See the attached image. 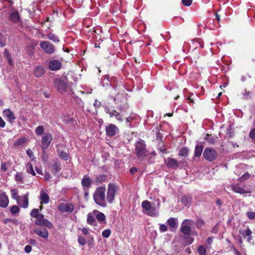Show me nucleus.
Listing matches in <instances>:
<instances>
[{
	"label": "nucleus",
	"mask_w": 255,
	"mask_h": 255,
	"mask_svg": "<svg viewBox=\"0 0 255 255\" xmlns=\"http://www.w3.org/2000/svg\"><path fill=\"white\" fill-rule=\"evenodd\" d=\"M3 115L7 119V121L9 123H13L16 119V117L13 113L9 109H6L3 110Z\"/></svg>",
	"instance_id": "obj_21"
},
{
	"label": "nucleus",
	"mask_w": 255,
	"mask_h": 255,
	"mask_svg": "<svg viewBox=\"0 0 255 255\" xmlns=\"http://www.w3.org/2000/svg\"><path fill=\"white\" fill-rule=\"evenodd\" d=\"M26 153H27V155L28 156H29L30 157H32L34 156L33 153L30 149H28L26 150Z\"/></svg>",
	"instance_id": "obj_60"
},
{
	"label": "nucleus",
	"mask_w": 255,
	"mask_h": 255,
	"mask_svg": "<svg viewBox=\"0 0 255 255\" xmlns=\"http://www.w3.org/2000/svg\"><path fill=\"white\" fill-rule=\"evenodd\" d=\"M52 140V135L50 133H45L41 139V148L43 150H45L50 145L51 142Z\"/></svg>",
	"instance_id": "obj_12"
},
{
	"label": "nucleus",
	"mask_w": 255,
	"mask_h": 255,
	"mask_svg": "<svg viewBox=\"0 0 255 255\" xmlns=\"http://www.w3.org/2000/svg\"><path fill=\"white\" fill-rule=\"evenodd\" d=\"M32 250V248L30 245H26L24 248V251L26 253H29Z\"/></svg>",
	"instance_id": "obj_58"
},
{
	"label": "nucleus",
	"mask_w": 255,
	"mask_h": 255,
	"mask_svg": "<svg viewBox=\"0 0 255 255\" xmlns=\"http://www.w3.org/2000/svg\"><path fill=\"white\" fill-rule=\"evenodd\" d=\"M15 181L17 182H19L20 183H22L23 182V178L22 173L21 172H16L15 178Z\"/></svg>",
	"instance_id": "obj_38"
},
{
	"label": "nucleus",
	"mask_w": 255,
	"mask_h": 255,
	"mask_svg": "<svg viewBox=\"0 0 255 255\" xmlns=\"http://www.w3.org/2000/svg\"><path fill=\"white\" fill-rule=\"evenodd\" d=\"M78 241L79 244L81 245H85L86 244V241L83 237H79Z\"/></svg>",
	"instance_id": "obj_55"
},
{
	"label": "nucleus",
	"mask_w": 255,
	"mask_h": 255,
	"mask_svg": "<svg viewBox=\"0 0 255 255\" xmlns=\"http://www.w3.org/2000/svg\"><path fill=\"white\" fill-rule=\"evenodd\" d=\"M61 67L62 63L58 60H51L48 63V68L51 71H57Z\"/></svg>",
	"instance_id": "obj_18"
},
{
	"label": "nucleus",
	"mask_w": 255,
	"mask_h": 255,
	"mask_svg": "<svg viewBox=\"0 0 255 255\" xmlns=\"http://www.w3.org/2000/svg\"><path fill=\"white\" fill-rule=\"evenodd\" d=\"M58 210L62 213H72L74 209V206L71 203H61L58 207Z\"/></svg>",
	"instance_id": "obj_13"
},
{
	"label": "nucleus",
	"mask_w": 255,
	"mask_h": 255,
	"mask_svg": "<svg viewBox=\"0 0 255 255\" xmlns=\"http://www.w3.org/2000/svg\"><path fill=\"white\" fill-rule=\"evenodd\" d=\"M198 252L199 255H206V250L205 248L202 246H200L198 247Z\"/></svg>",
	"instance_id": "obj_47"
},
{
	"label": "nucleus",
	"mask_w": 255,
	"mask_h": 255,
	"mask_svg": "<svg viewBox=\"0 0 255 255\" xmlns=\"http://www.w3.org/2000/svg\"><path fill=\"white\" fill-rule=\"evenodd\" d=\"M118 128L114 124H110L106 128V132L109 136H114L118 131Z\"/></svg>",
	"instance_id": "obj_17"
},
{
	"label": "nucleus",
	"mask_w": 255,
	"mask_h": 255,
	"mask_svg": "<svg viewBox=\"0 0 255 255\" xmlns=\"http://www.w3.org/2000/svg\"><path fill=\"white\" fill-rule=\"evenodd\" d=\"M26 171L33 176H35L36 173L33 169V167L31 163L28 162L26 165Z\"/></svg>",
	"instance_id": "obj_30"
},
{
	"label": "nucleus",
	"mask_w": 255,
	"mask_h": 255,
	"mask_svg": "<svg viewBox=\"0 0 255 255\" xmlns=\"http://www.w3.org/2000/svg\"><path fill=\"white\" fill-rule=\"evenodd\" d=\"M33 232L38 236L44 239H47L49 236V233L46 228L34 227Z\"/></svg>",
	"instance_id": "obj_16"
},
{
	"label": "nucleus",
	"mask_w": 255,
	"mask_h": 255,
	"mask_svg": "<svg viewBox=\"0 0 255 255\" xmlns=\"http://www.w3.org/2000/svg\"><path fill=\"white\" fill-rule=\"evenodd\" d=\"M250 94L251 92L250 91H247V90H245V93L243 94L244 98L245 99H249L251 97V96H250Z\"/></svg>",
	"instance_id": "obj_57"
},
{
	"label": "nucleus",
	"mask_w": 255,
	"mask_h": 255,
	"mask_svg": "<svg viewBox=\"0 0 255 255\" xmlns=\"http://www.w3.org/2000/svg\"><path fill=\"white\" fill-rule=\"evenodd\" d=\"M49 169L52 174L58 175L61 170V164L58 160H55L52 164L49 165Z\"/></svg>",
	"instance_id": "obj_15"
},
{
	"label": "nucleus",
	"mask_w": 255,
	"mask_h": 255,
	"mask_svg": "<svg viewBox=\"0 0 255 255\" xmlns=\"http://www.w3.org/2000/svg\"><path fill=\"white\" fill-rule=\"evenodd\" d=\"M28 196L29 193L27 192L23 196H20L19 198L16 200L17 204L23 208H27L29 204Z\"/></svg>",
	"instance_id": "obj_14"
},
{
	"label": "nucleus",
	"mask_w": 255,
	"mask_h": 255,
	"mask_svg": "<svg viewBox=\"0 0 255 255\" xmlns=\"http://www.w3.org/2000/svg\"><path fill=\"white\" fill-rule=\"evenodd\" d=\"M192 2V0H182V3L186 6H190Z\"/></svg>",
	"instance_id": "obj_54"
},
{
	"label": "nucleus",
	"mask_w": 255,
	"mask_h": 255,
	"mask_svg": "<svg viewBox=\"0 0 255 255\" xmlns=\"http://www.w3.org/2000/svg\"><path fill=\"white\" fill-rule=\"evenodd\" d=\"M193 221L188 219L184 220L181 224L180 231L185 236L189 237L191 232V228L190 225L193 224Z\"/></svg>",
	"instance_id": "obj_9"
},
{
	"label": "nucleus",
	"mask_w": 255,
	"mask_h": 255,
	"mask_svg": "<svg viewBox=\"0 0 255 255\" xmlns=\"http://www.w3.org/2000/svg\"><path fill=\"white\" fill-rule=\"evenodd\" d=\"M249 136L251 138L255 139V128L251 130Z\"/></svg>",
	"instance_id": "obj_56"
},
{
	"label": "nucleus",
	"mask_w": 255,
	"mask_h": 255,
	"mask_svg": "<svg viewBox=\"0 0 255 255\" xmlns=\"http://www.w3.org/2000/svg\"><path fill=\"white\" fill-rule=\"evenodd\" d=\"M40 48L48 54H53L55 51L54 45L48 41H42L39 43Z\"/></svg>",
	"instance_id": "obj_10"
},
{
	"label": "nucleus",
	"mask_w": 255,
	"mask_h": 255,
	"mask_svg": "<svg viewBox=\"0 0 255 255\" xmlns=\"http://www.w3.org/2000/svg\"><path fill=\"white\" fill-rule=\"evenodd\" d=\"M47 38H48V39L51 40L55 43H58L60 41L58 37L56 34L52 33H50L48 34Z\"/></svg>",
	"instance_id": "obj_31"
},
{
	"label": "nucleus",
	"mask_w": 255,
	"mask_h": 255,
	"mask_svg": "<svg viewBox=\"0 0 255 255\" xmlns=\"http://www.w3.org/2000/svg\"><path fill=\"white\" fill-rule=\"evenodd\" d=\"M129 171L131 174H134L137 171V169L135 167H132L130 169Z\"/></svg>",
	"instance_id": "obj_62"
},
{
	"label": "nucleus",
	"mask_w": 255,
	"mask_h": 255,
	"mask_svg": "<svg viewBox=\"0 0 255 255\" xmlns=\"http://www.w3.org/2000/svg\"><path fill=\"white\" fill-rule=\"evenodd\" d=\"M167 227L165 225H160V231L165 232L167 231Z\"/></svg>",
	"instance_id": "obj_63"
},
{
	"label": "nucleus",
	"mask_w": 255,
	"mask_h": 255,
	"mask_svg": "<svg viewBox=\"0 0 255 255\" xmlns=\"http://www.w3.org/2000/svg\"><path fill=\"white\" fill-rule=\"evenodd\" d=\"M40 199L41 200V204H47L50 200L49 196L44 191L40 192Z\"/></svg>",
	"instance_id": "obj_24"
},
{
	"label": "nucleus",
	"mask_w": 255,
	"mask_h": 255,
	"mask_svg": "<svg viewBox=\"0 0 255 255\" xmlns=\"http://www.w3.org/2000/svg\"><path fill=\"white\" fill-rule=\"evenodd\" d=\"M53 84L58 92L60 94H64L67 90V83L60 78L55 79L53 81Z\"/></svg>",
	"instance_id": "obj_5"
},
{
	"label": "nucleus",
	"mask_w": 255,
	"mask_h": 255,
	"mask_svg": "<svg viewBox=\"0 0 255 255\" xmlns=\"http://www.w3.org/2000/svg\"><path fill=\"white\" fill-rule=\"evenodd\" d=\"M251 175L248 172L245 173L239 179L240 182H242L251 177Z\"/></svg>",
	"instance_id": "obj_39"
},
{
	"label": "nucleus",
	"mask_w": 255,
	"mask_h": 255,
	"mask_svg": "<svg viewBox=\"0 0 255 255\" xmlns=\"http://www.w3.org/2000/svg\"><path fill=\"white\" fill-rule=\"evenodd\" d=\"M161 137H160V140H161ZM161 144V141H160V145ZM160 152H162L163 153H166L168 152V150L165 147V145L164 143H163V145L162 146L160 145Z\"/></svg>",
	"instance_id": "obj_52"
},
{
	"label": "nucleus",
	"mask_w": 255,
	"mask_h": 255,
	"mask_svg": "<svg viewBox=\"0 0 255 255\" xmlns=\"http://www.w3.org/2000/svg\"><path fill=\"white\" fill-rule=\"evenodd\" d=\"M9 19L14 23H17L20 19V16L17 11H14L10 13Z\"/></svg>",
	"instance_id": "obj_25"
},
{
	"label": "nucleus",
	"mask_w": 255,
	"mask_h": 255,
	"mask_svg": "<svg viewBox=\"0 0 255 255\" xmlns=\"http://www.w3.org/2000/svg\"><path fill=\"white\" fill-rule=\"evenodd\" d=\"M5 45V41L4 39L3 36L0 32V46L1 47H3Z\"/></svg>",
	"instance_id": "obj_53"
},
{
	"label": "nucleus",
	"mask_w": 255,
	"mask_h": 255,
	"mask_svg": "<svg viewBox=\"0 0 255 255\" xmlns=\"http://www.w3.org/2000/svg\"><path fill=\"white\" fill-rule=\"evenodd\" d=\"M168 224L169 226L172 228H176L177 227V220L173 218L169 219L167 221Z\"/></svg>",
	"instance_id": "obj_33"
},
{
	"label": "nucleus",
	"mask_w": 255,
	"mask_h": 255,
	"mask_svg": "<svg viewBox=\"0 0 255 255\" xmlns=\"http://www.w3.org/2000/svg\"><path fill=\"white\" fill-rule=\"evenodd\" d=\"M44 129L43 126H38L35 129V133L38 135H41L44 133Z\"/></svg>",
	"instance_id": "obj_43"
},
{
	"label": "nucleus",
	"mask_w": 255,
	"mask_h": 255,
	"mask_svg": "<svg viewBox=\"0 0 255 255\" xmlns=\"http://www.w3.org/2000/svg\"><path fill=\"white\" fill-rule=\"evenodd\" d=\"M232 190L234 191L235 192L240 193V194H246V193H249L250 192L247 191L245 190H244L243 188L237 186H232Z\"/></svg>",
	"instance_id": "obj_28"
},
{
	"label": "nucleus",
	"mask_w": 255,
	"mask_h": 255,
	"mask_svg": "<svg viewBox=\"0 0 255 255\" xmlns=\"http://www.w3.org/2000/svg\"><path fill=\"white\" fill-rule=\"evenodd\" d=\"M40 214L39 209L34 208L31 210L30 215L31 217L36 218Z\"/></svg>",
	"instance_id": "obj_45"
},
{
	"label": "nucleus",
	"mask_w": 255,
	"mask_h": 255,
	"mask_svg": "<svg viewBox=\"0 0 255 255\" xmlns=\"http://www.w3.org/2000/svg\"><path fill=\"white\" fill-rule=\"evenodd\" d=\"M239 233L244 238L250 236L252 234V231L249 229V228H247V229L246 230H240L239 231Z\"/></svg>",
	"instance_id": "obj_35"
},
{
	"label": "nucleus",
	"mask_w": 255,
	"mask_h": 255,
	"mask_svg": "<svg viewBox=\"0 0 255 255\" xmlns=\"http://www.w3.org/2000/svg\"><path fill=\"white\" fill-rule=\"evenodd\" d=\"M105 112L106 113L109 115L110 118L115 117L116 120L120 123H122L124 121L123 116L120 113L116 111L114 107L106 106L104 108Z\"/></svg>",
	"instance_id": "obj_7"
},
{
	"label": "nucleus",
	"mask_w": 255,
	"mask_h": 255,
	"mask_svg": "<svg viewBox=\"0 0 255 255\" xmlns=\"http://www.w3.org/2000/svg\"><path fill=\"white\" fill-rule=\"evenodd\" d=\"M165 162L167 166L173 169L177 168L179 165V162H178L176 159L172 158H168L167 159H165Z\"/></svg>",
	"instance_id": "obj_23"
},
{
	"label": "nucleus",
	"mask_w": 255,
	"mask_h": 255,
	"mask_svg": "<svg viewBox=\"0 0 255 255\" xmlns=\"http://www.w3.org/2000/svg\"><path fill=\"white\" fill-rule=\"evenodd\" d=\"M45 73V68L42 65H37L33 68V74L36 78L42 77Z\"/></svg>",
	"instance_id": "obj_19"
},
{
	"label": "nucleus",
	"mask_w": 255,
	"mask_h": 255,
	"mask_svg": "<svg viewBox=\"0 0 255 255\" xmlns=\"http://www.w3.org/2000/svg\"><path fill=\"white\" fill-rule=\"evenodd\" d=\"M134 152L138 158H143L148 154L145 141L140 139L135 143Z\"/></svg>",
	"instance_id": "obj_2"
},
{
	"label": "nucleus",
	"mask_w": 255,
	"mask_h": 255,
	"mask_svg": "<svg viewBox=\"0 0 255 255\" xmlns=\"http://www.w3.org/2000/svg\"><path fill=\"white\" fill-rule=\"evenodd\" d=\"M10 166V163L1 162L0 170L3 172H5L7 170L8 166Z\"/></svg>",
	"instance_id": "obj_44"
},
{
	"label": "nucleus",
	"mask_w": 255,
	"mask_h": 255,
	"mask_svg": "<svg viewBox=\"0 0 255 255\" xmlns=\"http://www.w3.org/2000/svg\"><path fill=\"white\" fill-rule=\"evenodd\" d=\"M107 179V177L105 174H101L98 176L95 180V182L98 184L105 182Z\"/></svg>",
	"instance_id": "obj_34"
},
{
	"label": "nucleus",
	"mask_w": 255,
	"mask_h": 255,
	"mask_svg": "<svg viewBox=\"0 0 255 255\" xmlns=\"http://www.w3.org/2000/svg\"><path fill=\"white\" fill-rule=\"evenodd\" d=\"M4 56L5 58L8 60V64L10 66H12L13 65L12 58L10 55L8 53V51L6 49H5Z\"/></svg>",
	"instance_id": "obj_41"
},
{
	"label": "nucleus",
	"mask_w": 255,
	"mask_h": 255,
	"mask_svg": "<svg viewBox=\"0 0 255 255\" xmlns=\"http://www.w3.org/2000/svg\"><path fill=\"white\" fill-rule=\"evenodd\" d=\"M5 126V123L3 119L0 117V128H3Z\"/></svg>",
	"instance_id": "obj_61"
},
{
	"label": "nucleus",
	"mask_w": 255,
	"mask_h": 255,
	"mask_svg": "<svg viewBox=\"0 0 255 255\" xmlns=\"http://www.w3.org/2000/svg\"><path fill=\"white\" fill-rule=\"evenodd\" d=\"M19 208L16 205L12 206L10 209V212L11 214L16 215L19 212Z\"/></svg>",
	"instance_id": "obj_42"
},
{
	"label": "nucleus",
	"mask_w": 255,
	"mask_h": 255,
	"mask_svg": "<svg viewBox=\"0 0 255 255\" xmlns=\"http://www.w3.org/2000/svg\"><path fill=\"white\" fill-rule=\"evenodd\" d=\"M105 186H100L96 188L94 193L93 198L95 202L98 205L105 207L107 206L105 200Z\"/></svg>",
	"instance_id": "obj_1"
},
{
	"label": "nucleus",
	"mask_w": 255,
	"mask_h": 255,
	"mask_svg": "<svg viewBox=\"0 0 255 255\" xmlns=\"http://www.w3.org/2000/svg\"><path fill=\"white\" fill-rule=\"evenodd\" d=\"M115 104L118 105L119 110L122 112H125L128 108V100L123 94L118 93L116 97L113 98Z\"/></svg>",
	"instance_id": "obj_4"
},
{
	"label": "nucleus",
	"mask_w": 255,
	"mask_h": 255,
	"mask_svg": "<svg viewBox=\"0 0 255 255\" xmlns=\"http://www.w3.org/2000/svg\"><path fill=\"white\" fill-rule=\"evenodd\" d=\"M58 153H59V155L60 158L63 159L64 160H67L69 157V155L66 152L63 151H60V150H57Z\"/></svg>",
	"instance_id": "obj_37"
},
{
	"label": "nucleus",
	"mask_w": 255,
	"mask_h": 255,
	"mask_svg": "<svg viewBox=\"0 0 255 255\" xmlns=\"http://www.w3.org/2000/svg\"><path fill=\"white\" fill-rule=\"evenodd\" d=\"M111 233V232L109 229H106L103 231L102 232V236L103 237L107 238L109 237Z\"/></svg>",
	"instance_id": "obj_50"
},
{
	"label": "nucleus",
	"mask_w": 255,
	"mask_h": 255,
	"mask_svg": "<svg viewBox=\"0 0 255 255\" xmlns=\"http://www.w3.org/2000/svg\"><path fill=\"white\" fill-rule=\"evenodd\" d=\"M37 45V43H32L28 45L26 48V51L28 55L32 56L34 54V49Z\"/></svg>",
	"instance_id": "obj_27"
},
{
	"label": "nucleus",
	"mask_w": 255,
	"mask_h": 255,
	"mask_svg": "<svg viewBox=\"0 0 255 255\" xmlns=\"http://www.w3.org/2000/svg\"><path fill=\"white\" fill-rule=\"evenodd\" d=\"M51 178V175H50V174L49 173H46L45 175H44V179L46 180H49Z\"/></svg>",
	"instance_id": "obj_64"
},
{
	"label": "nucleus",
	"mask_w": 255,
	"mask_h": 255,
	"mask_svg": "<svg viewBox=\"0 0 255 255\" xmlns=\"http://www.w3.org/2000/svg\"><path fill=\"white\" fill-rule=\"evenodd\" d=\"M192 198L190 196H184L181 198V201L185 206H189Z\"/></svg>",
	"instance_id": "obj_32"
},
{
	"label": "nucleus",
	"mask_w": 255,
	"mask_h": 255,
	"mask_svg": "<svg viewBox=\"0 0 255 255\" xmlns=\"http://www.w3.org/2000/svg\"><path fill=\"white\" fill-rule=\"evenodd\" d=\"M11 194V197L12 199L15 200L16 201L18 200L19 198V196L18 194V190L15 189H12L10 190Z\"/></svg>",
	"instance_id": "obj_36"
},
{
	"label": "nucleus",
	"mask_w": 255,
	"mask_h": 255,
	"mask_svg": "<svg viewBox=\"0 0 255 255\" xmlns=\"http://www.w3.org/2000/svg\"><path fill=\"white\" fill-rule=\"evenodd\" d=\"M87 222L88 224L94 226H96L97 225V223L94 216L91 214H88Z\"/></svg>",
	"instance_id": "obj_26"
},
{
	"label": "nucleus",
	"mask_w": 255,
	"mask_h": 255,
	"mask_svg": "<svg viewBox=\"0 0 255 255\" xmlns=\"http://www.w3.org/2000/svg\"><path fill=\"white\" fill-rule=\"evenodd\" d=\"M203 156L207 160L213 161L216 159L218 153L213 148L207 147L205 149Z\"/></svg>",
	"instance_id": "obj_8"
},
{
	"label": "nucleus",
	"mask_w": 255,
	"mask_h": 255,
	"mask_svg": "<svg viewBox=\"0 0 255 255\" xmlns=\"http://www.w3.org/2000/svg\"><path fill=\"white\" fill-rule=\"evenodd\" d=\"M119 187L114 183H109L108 186L107 198L108 202L112 203L115 199L116 193L118 191Z\"/></svg>",
	"instance_id": "obj_6"
},
{
	"label": "nucleus",
	"mask_w": 255,
	"mask_h": 255,
	"mask_svg": "<svg viewBox=\"0 0 255 255\" xmlns=\"http://www.w3.org/2000/svg\"><path fill=\"white\" fill-rule=\"evenodd\" d=\"M96 219L99 221L102 222L105 220V216L103 213L99 212L96 215Z\"/></svg>",
	"instance_id": "obj_46"
},
{
	"label": "nucleus",
	"mask_w": 255,
	"mask_h": 255,
	"mask_svg": "<svg viewBox=\"0 0 255 255\" xmlns=\"http://www.w3.org/2000/svg\"><path fill=\"white\" fill-rule=\"evenodd\" d=\"M205 139L207 140L208 142L211 143H215V138L212 136L211 135L207 134L206 136L205 137Z\"/></svg>",
	"instance_id": "obj_48"
},
{
	"label": "nucleus",
	"mask_w": 255,
	"mask_h": 255,
	"mask_svg": "<svg viewBox=\"0 0 255 255\" xmlns=\"http://www.w3.org/2000/svg\"><path fill=\"white\" fill-rule=\"evenodd\" d=\"M188 149L185 147L180 150L179 155L181 156L186 157L188 155Z\"/></svg>",
	"instance_id": "obj_40"
},
{
	"label": "nucleus",
	"mask_w": 255,
	"mask_h": 255,
	"mask_svg": "<svg viewBox=\"0 0 255 255\" xmlns=\"http://www.w3.org/2000/svg\"><path fill=\"white\" fill-rule=\"evenodd\" d=\"M204 225V221L201 219H198L196 222V226L197 228H199L203 226Z\"/></svg>",
	"instance_id": "obj_49"
},
{
	"label": "nucleus",
	"mask_w": 255,
	"mask_h": 255,
	"mask_svg": "<svg viewBox=\"0 0 255 255\" xmlns=\"http://www.w3.org/2000/svg\"><path fill=\"white\" fill-rule=\"evenodd\" d=\"M247 216L251 220L255 219V212H248L246 213Z\"/></svg>",
	"instance_id": "obj_51"
},
{
	"label": "nucleus",
	"mask_w": 255,
	"mask_h": 255,
	"mask_svg": "<svg viewBox=\"0 0 255 255\" xmlns=\"http://www.w3.org/2000/svg\"><path fill=\"white\" fill-rule=\"evenodd\" d=\"M9 204V199L5 192L0 194V207L1 208H6Z\"/></svg>",
	"instance_id": "obj_22"
},
{
	"label": "nucleus",
	"mask_w": 255,
	"mask_h": 255,
	"mask_svg": "<svg viewBox=\"0 0 255 255\" xmlns=\"http://www.w3.org/2000/svg\"><path fill=\"white\" fill-rule=\"evenodd\" d=\"M94 106L96 108H100L101 106V103L100 101H98L97 100H96L94 103Z\"/></svg>",
	"instance_id": "obj_59"
},
{
	"label": "nucleus",
	"mask_w": 255,
	"mask_h": 255,
	"mask_svg": "<svg viewBox=\"0 0 255 255\" xmlns=\"http://www.w3.org/2000/svg\"><path fill=\"white\" fill-rule=\"evenodd\" d=\"M141 206L145 214L152 216L156 214V206H159V201H157L151 205L150 202L145 200L142 202Z\"/></svg>",
	"instance_id": "obj_3"
},
{
	"label": "nucleus",
	"mask_w": 255,
	"mask_h": 255,
	"mask_svg": "<svg viewBox=\"0 0 255 255\" xmlns=\"http://www.w3.org/2000/svg\"><path fill=\"white\" fill-rule=\"evenodd\" d=\"M204 146L202 145H196L195 149L194 156L199 157L203 151Z\"/></svg>",
	"instance_id": "obj_29"
},
{
	"label": "nucleus",
	"mask_w": 255,
	"mask_h": 255,
	"mask_svg": "<svg viewBox=\"0 0 255 255\" xmlns=\"http://www.w3.org/2000/svg\"><path fill=\"white\" fill-rule=\"evenodd\" d=\"M36 220L35 221V225L40 226H45L49 229L53 227L52 224L46 219L44 218V215L40 214L36 218Z\"/></svg>",
	"instance_id": "obj_11"
},
{
	"label": "nucleus",
	"mask_w": 255,
	"mask_h": 255,
	"mask_svg": "<svg viewBox=\"0 0 255 255\" xmlns=\"http://www.w3.org/2000/svg\"><path fill=\"white\" fill-rule=\"evenodd\" d=\"M92 180L88 175H85L81 181V184L84 191H87L91 187Z\"/></svg>",
	"instance_id": "obj_20"
}]
</instances>
